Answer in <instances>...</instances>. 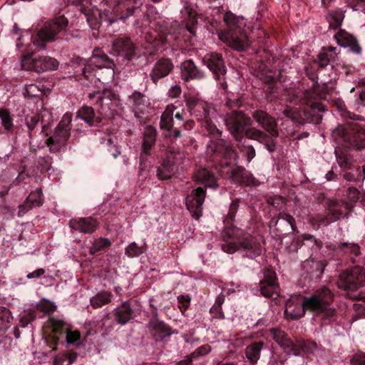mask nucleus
Returning <instances> with one entry per match:
<instances>
[{
  "instance_id": "obj_1",
  "label": "nucleus",
  "mask_w": 365,
  "mask_h": 365,
  "mask_svg": "<svg viewBox=\"0 0 365 365\" xmlns=\"http://www.w3.org/2000/svg\"><path fill=\"white\" fill-rule=\"evenodd\" d=\"M252 118L267 133L256 128H250L245 131V136L250 140L264 144L269 152H274L276 150L274 139L279 135L275 119L262 110L253 112Z\"/></svg>"
},
{
  "instance_id": "obj_2",
  "label": "nucleus",
  "mask_w": 365,
  "mask_h": 365,
  "mask_svg": "<svg viewBox=\"0 0 365 365\" xmlns=\"http://www.w3.org/2000/svg\"><path fill=\"white\" fill-rule=\"evenodd\" d=\"M185 101L190 115L200 122L209 135L216 138L221 136V131L213 123L219 115L211 104L194 96H186Z\"/></svg>"
},
{
  "instance_id": "obj_3",
  "label": "nucleus",
  "mask_w": 365,
  "mask_h": 365,
  "mask_svg": "<svg viewBox=\"0 0 365 365\" xmlns=\"http://www.w3.org/2000/svg\"><path fill=\"white\" fill-rule=\"evenodd\" d=\"M333 299L332 292L327 287H321L317 289L311 296L304 298L301 306L302 313L294 314L293 317L299 318L304 314L305 311H309L322 314L325 317L331 319L335 316V309L329 307Z\"/></svg>"
},
{
  "instance_id": "obj_4",
  "label": "nucleus",
  "mask_w": 365,
  "mask_h": 365,
  "mask_svg": "<svg viewBox=\"0 0 365 365\" xmlns=\"http://www.w3.org/2000/svg\"><path fill=\"white\" fill-rule=\"evenodd\" d=\"M331 135L338 144L345 148L358 150L365 148V125L359 122L339 125Z\"/></svg>"
},
{
  "instance_id": "obj_5",
  "label": "nucleus",
  "mask_w": 365,
  "mask_h": 365,
  "mask_svg": "<svg viewBox=\"0 0 365 365\" xmlns=\"http://www.w3.org/2000/svg\"><path fill=\"white\" fill-rule=\"evenodd\" d=\"M68 26V20L63 15L54 16L43 23L37 32L34 43L38 47L45 48L47 43L60 38V35L67 31Z\"/></svg>"
},
{
  "instance_id": "obj_6",
  "label": "nucleus",
  "mask_w": 365,
  "mask_h": 365,
  "mask_svg": "<svg viewBox=\"0 0 365 365\" xmlns=\"http://www.w3.org/2000/svg\"><path fill=\"white\" fill-rule=\"evenodd\" d=\"M222 249L227 253L243 250L250 258L257 257L262 253L259 240L248 233H242L237 239V242H229L222 245Z\"/></svg>"
},
{
  "instance_id": "obj_7",
  "label": "nucleus",
  "mask_w": 365,
  "mask_h": 365,
  "mask_svg": "<svg viewBox=\"0 0 365 365\" xmlns=\"http://www.w3.org/2000/svg\"><path fill=\"white\" fill-rule=\"evenodd\" d=\"M90 100L96 99V106L97 113L101 118H112L118 103V96L110 91L104 90L101 93L99 91L90 93Z\"/></svg>"
},
{
  "instance_id": "obj_8",
  "label": "nucleus",
  "mask_w": 365,
  "mask_h": 365,
  "mask_svg": "<svg viewBox=\"0 0 365 365\" xmlns=\"http://www.w3.org/2000/svg\"><path fill=\"white\" fill-rule=\"evenodd\" d=\"M72 116L69 113L63 115L61 120L55 128L53 134L46 140V145L51 152L57 153L63 147L69 137L71 128Z\"/></svg>"
},
{
  "instance_id": "obj_9",
  "label": "nucleus",
  "mask_w": 365,
  "mask_h": 365,
  "mask_svg": "<svg viewBox=\"0 0 365 365\" xmlns=\"http://www.w3.org/2000/svg\"><path fill=\"white\" fill-rule=\"evenodd\" d=\"M223 20L229 28L228 31H222L219 34V38L221 41L227 43L233 48L242 51L245 48V43L243 36L237 34L238 29V19L231 12H227L223 16Z\"/></svg>"
},
{
  "instance_id": "obj_10",
  "label": "nucleus",
  "mask_w": 365,
  "mask_h": 365,
  "mask_svg": "<svg viewBox=\"0 0 365 365\" xmlns=\"http://www.w3.org/2000/svg\"><path fill=\"white\" fill-rule=\"evenodd\" d=\"M365 285V269L356 266L342 272L337 281V287L346 291H355Z\"/></svg>"
},
{
  "instance_id": "obj_11",
  "label": "nucleus",
  "mask_w": 365,
  "mask_h": 365,
  "mask_svg": "<svg viewBox=\"0 0 365 365\" xmlns=\"http://www.w3.org/2000/svg\"><path fill=\"white\" fill-rule=\"evenodd\" d=\"M99 4L104 10L112 9L119 19H125L134 13L137 8V0H91Z\"/></svg>"
},
{
  "instance_id": "obj_12",
  "label": "nucleus",
  "mask_w": 365,
  "mask_h": 365,
  "mask_svg": "<svg viewBox=\"0 0 365 365\" xmlns=\"http://www.w3.org/2000/svg\"><path fill=\"white\" fill-rule=\"evenodd\" d=\"M21 65L24 70L41 73L56 70L58 67V62L56 59L49 56H39L34 58L30 55H26L22 56Z\"/></svg>"
},
{
  "instance_id": "obj_13",
  "label": "nucleus",
  "mask_w": 365,
  "mask_h": 365,
  "mask_svg": "<svg viewBox=\"0 0 365 365\" xmlns=\"http://www.w3.org/2000/svg\"><path fill=\"white\" fill-rule=\"evenodd\" d=\"M184 158V153L179 150L168 152L161 166L157 170L158 178L163 180L171 178L182 164Z\"/></svg>"
},
{
  "instance_id": "obj_14",
  "label": "nucleus",
  "mask_w": 365,
  "mask_h": 365,
  "mask_svg": "<svg viewBox=\"0 0 365 365\" xmlns=\"http://www.w3.org/2000/svg\"><path fill=\"white\" fill-rule=\"evenodd\" d=\"M250 119L241 112H232L226 115L224 122L232 135L237 141H242L245 135V127Z\"/></svg>"
},
{
  "instance_id": "obj_15",
  "label": "nucleus",
  "mask_w": 365,
  "mask_h": 365,
  "mask_svg": "<svg viewBox=\"0 0 365 365\" xmlns=\"http://www.w3.org/2000/svg\"><path fill=\"white\" fill-rule=\"evenodd\" d=\"M203 63L212 72L222 88L226 90L227 87L225 77L226 69L222 56L216 53H207L203 58Z\"/></svg>"
},
{
  "instance_id": "obj_16",
  "label": "nucleus",
  "mask_w": 365,
  "mask_h": 365,
  "mask_svg": "<svg viewBox=\"0 0 365 365\" xmlns=\"http://www.w3.org/2000/svg\"><path fill=\"white\" fill-rule=\"evenodd\" d=\"M263 275L260 281L261 294L265 297L276 298L279 295V288L275 272L270 269H264Z\"/></svg>"
},
{
  "instance_id": "obj_17",
  "label": "nucleus",
  "mask_w": 365,
  "mask_h": 365,
  "mask_svg": "<svg viewBox=\"0 0 365 365\" xmlns=\"http://www.w3.org/2000/svg\"><path fill=\"white\" fill-rule=\"evenodd\" d=\"M113 66L114 63L106 54L102 53L99 49H96L88 63L85 66L83 73L86 78H89L94 68H113Z\"/></svg>"
},
{
  "instance_id": "obj_18",
  "label": "nucleus",
  "mask_w": 365,
  "mask_h": 365,
  "mask_svg": "<svg viewBox=\"0 0 365 365\" xmlns=\"http://www.w3.org/2000/svg\"><path fill=\"white\" fill-rule=\"evenodd\" d=\"M205 198V190L201 187L194 190L192 194L186 198L187 208L196 220H199L202 215Z\"/></svg>"
},
{
  "instance_id": "obj_19",
  "label": "nucleus",
  "mask_w": 365,
  "mask_h": 365,
  "mask_svg": "<svg viewBox=\"0 0 365 365\" xmlns=\"http://www.w3.org/2000/svg\"><path fill=\"white\" fill-rule=\"evenodd\" d=\"M135 51V46L129 38L120 37L113 41L110 53L129 61L134 56Z\"/></svg>"
},
{
  "instance_id": "obj_20",
  "label": "nucleus",
  "mask_w": 365,
  "mask_h": 365,
  "mask_svg": "<svg viewBox=\"0 0 365 365\" xmlns=\"http://www.w3.org/2000/svg\"><path fill=\"white\" fill-rule=\"evenodd\" d=\"M313 111L314 113L316 110L323 112L324 110V106L319 102H313L311 103L310 107L308 109H304L303 110H298L297 108H286L283 110V114L288 118H290L293 120L298 122H304V121H310L314 120L311 119L310 111Z\"/></svg>"
},
{
  "instance_id": "obj_21",
  "label": "nucleus",
  "mask_w": 365,
  "mask_h": 365,
  "mask_svg": "<svg viewBox=\"0 0 365 365\" xmlns=\"http://www.w3.org/2000/svg\"><path fill=\"white\" fill-rule=\"evenodd\" d=\"M270 331L274 340L285 350L287 354L294 356L300 354L301 344H294L287 334L281 330L272 329Z\"/></svg>"
},
{
  "instance_id": "obj_22",
  "label": "nucleus",
  "mask_w": 365,
  "mask_h": 365,
  "mask_svg": "<svg viewBox=\"0 0 365 365\" xmlns=\"http://www.w3.org/2000/svg\"><path fill=\"white\" fill-rule=\"evenodd\" d=\"M69 227L84 234H91L98 228V224L93 217H81L71 220Z\"/></svg>"
},
{
  "instance_id": "obj_23",
  "label": "nucleus",
  "mask_w": 365,
  "mask_h": 365,
  "mask_svg": "<svg viewBox=\"0 0 365 365\" xmlns=\"http://www.w3.org/2000/svg\"><path fill=\"white\" fill-rule=\"evenodd\" d=\"M337 43L342 47H349L350 51L354 53H360L361 48L360 47L356 38L345 30L340 29L334 36Z\"/></svg>"
},
{
  "instance_id": "obj_24",
  "label": "nucleus",
  "mask_w": 365,
  "mask_h": 365,
  "mask_svg": "<svg viewBox=\"0 0 365 365\" xmlns=\"http://www.w3.org/2000/svg\"><path fill=\"white\" fill-rule=\"evenodd\" d=\"M173 69V64L168 58H161L154 65L150 76L152 81L156 83L158 81L167 76Z\"/></svg>"
},
{
  "instance_id": "obj_25",
  "label": "nucleus",
  "mask_w": 365,
  "mask_h": 365,
  "mask_svg": "<svg viewBox=\"0 0 365 365\" xmlns=\"http://www.w3.org/2000/svg\"><path fill=\"white\" fill-rule=\"evenodd\" d=\"M181 77L185 81L192 79H200L204 77V74L195 65L192 60H187L181 63L180 66Z\"/></svg>"
},
{
  "instance_id": "obj_26",
  "label": "nucleus",
  "mask_w": 365,
  "mask_h": 365,
  "mask_svg": "<svg viewBox=\"0 0 365 365\" xmlns=\"http://www.w3.org/2000/svg\"><path fill=\"white\" fill-rule=\"evenodd\" d=\"M148 329L156 341H161L171 335L170 328L158 319L151 320L148 324Z\"/></svg>"
},
{
  "instance_id": "obj_27",
  "label": "nucleus",
  "mask_w": 365,
  "mask_h": 365,
  "mask_svg": "<svg viewBox=\"0 0 365 365\" xmlns=\"http://www.w3.org/2000/svg\"><path fill=\"white\" fill-rule=\"evenodd\" d=\"M193 178L197 182L203 184L205 187L215 189L218 186L215 175L207 168H197Z\"/></svg>"
},
{
  "instance_id": "obj_28",
  "label": "nucleus",
  "mask_w": 365,
  "mask_h": 365,
  "mask_svg": "<svg viewBox=\"0 0 365 365\" xmlns=\"http://www.w3.org/2000/svg\"><path fill=\"white\" fill-rule=\"evenodd\" d=\"M133 309L128 301L123 302L114 309V316L118 324L125 325L131 319Z\"/></svg>"
},
{
  "instance_id": "obj_29",
  "label": "nucleus",
  "mask_w": 365,
  "mask_h": 365,
  "mask_svg": "<svg viewBox=\"0 0 365 365\" xmlns=\"http://www.w3.org/2000/svg\"><path fill=\"white\" fill-rule=\"evenodd\" d=\"M77 117L85 121L89 126L94 125L101 121V117L96 115L94 109L91 106H83L77 112Z\"/></svg>"
},
{
  "instance_id": "obj_30",
  "label": "nucleus",
  "mask_w": 365,
  "mask_h": 365,
  "mask_svg": "<svg viewBox=\"0 0 365 365\" xmlns=\"http://www.w3.org/2000/svg\"><path fill=\"white\" fill-rule=\"evenodd\" d=\"M155 135L156 131L153 128L150 126L146 128L142 143L141 155H148L150 154V150L155 142Z\"/></svg>"
},
{
  "instance_id": "obj_31",
  "label": "nucleus",
  "mask_w": 365,
  "mask_h": 365,
  "mask_svg": "<svg viewBox=\"0 0 365 365\" xmlns=\"http://www.w3.org/2000/svg\"><path fill=\"white\" fill-rule=\"evenodd\" d=\"M263 346L264 342L256 341L246 347L245 355L250 362L254 364L259 359Z\"/></svg>"
},
{
  "instance_id": "obj_32",
  "label": "nucleus",
  "mask_w": 365,
  "mask_h": 365,
  "mask_svg": "<svg viewBox=\"0 0 365 365\" xmlns=\"http://www.w3.org/2000/svg\"><path fill=\"white\" fill-rule=\"evenodd\" d=\"M114 73L113 68H94L88 79H92L93 77H95L102 83H106L108 81L113 78Z\"/></svg>"
},
{
  "instance_id": "obj_33",
  "label": "nucleus",
  "mask_w": 365,
  "mask_h": 365,
  "mask_svg": "<svg viewBox=\"0 0 365 365\" xmlns=\"http://www.w3.org/2000/svg\"><path fill=\"white\" fill-rule=\"evenodd\" d=\"M129 100L133 106L141 112L148 108L150 105L148 98L143 93L138 91L133 92L129 96Z\"/></svg>"
},
{
  "instance_id": "obj_34",
  "label": "nucleus",
  "mask_w": 365,
  "mask_h": 365,
  "mask_svg": "<svg viewBox=\"0 0 365 365\" xmlns=\"http://www.w3.org/2000/svg\"><path fill=\"white\" fill-rule=\"evenodd\" d=\"M176 106L173 104L168 105L160 118V128L166 130H170L173 127V116Z\"/></svg>"
},
{
  "instance_id": "obj_35",
  "label": "nucleus",
  "mask_w": 365,
  "mask_h": 365,
  "mask_svg": "<svg viewBox=\"0 0 365 365\" xmlns=\"http://www.w3.org/2000/svg\"><path fill=\"white\" fill-rule=\"evenodd\" d=\"M327 19L329 26L333 29H336L341 26L344 19V14L340 9L331 11L329 12Z\"/></svg>"
},
{
  "instance_id": "obj_36",
  "label": "nucleus",
  "mask_w": 365,
  "mask_h": 365,
  "mask_svg": "<svg viewBox=\"0 0 365 365\" xmlns=\"http://www.w3.org/2000/svg\"><path fill=\"white\" fill-rule=\"evenodd\" d=\"M110 245L111 242L108 238L100 237L94 240L89 249V252L91 255H96L97 252L110 247Z\"/></svg>"
},
{
  "instance_id": "obj_37",
  "label": "nucleus",
  "mask_w": 365,
  "mask_h": 365,
  "mask_svg": "<svg viewBox=\"0 0 365 365\" xmlns=\"http://www.w3.org/2000/svg\"><path fill=\"white\" fill-rule=\"evenodd\" d=\"M112 294L108 292H101L93 297L91 299V304L93 308H99L109 303Z\"/></svg>"
},
{
  "instance_id": "obj_38",
  "label": "nucleus",
  "mask_w": 365,
  "mask_h": 365,
  "mask_svg": "<svg viewBox=\"0 0 365 365\" xmlns=\"http://www.w3.org/2000/svg\"><path fill=\"white\" fill-rule=\"evenodd\" d=\"M43 202L42 190L40 188L31 192L26 197V203H29V207H38Z\"/></svg>"
},
{
  "instance_id": "obj_39",
  "label": "nucleus",
  "mask_w": 365,
  "mask_h": 365,
  "mask_svg": "<svg viewBox=\"0 0 365 365\" xmlns=\"http://www.w3.org/2000/svg\"><path fill=\"white\" fill-rule=\"evenodd\" d=\"M77 358L75 352L68 354H60L57 355L53 361V365H71Z\"/></svg>"
},
{
  "instance_id": "obj_40",
  "label": "nucleus",
  "mask_w": 365,
  "mask_h": 365,
  "mask_svg": "<svg viewBox=\"0 0 365 365\" xmlns=\"http://www.w3.org/2000/svg\"><path fill=\"white\" fill-rule=\"evenodd\" d=\"M334 250H341L345 253H352L355 256L360 254V247L358 245L354 243L342 242L337 245H334L332 248Z\"/></svg>"
},
{
  "instance_id": "obj_41",
  "label": "nucleus",
  "mask_w": 365,
  "mask_h": 365,
  "mask_svg": "<svg viewBox=\"0 0 365 365\" xmlns=\"http://www.w3.org/2000/svg\"><path fill=\"white\" fill-rule=\"evenodd\" d=\"M11 319L10 311L5 307H0V331H5L9 327Z\"/></svg>"
},
{
  "instance_id": "obj_42",
  "label": "nucleus",
  "mask_w": 365,
  "mask_h": 365,
  "mask_svg": "<svg viewBox=\"0 0 365 365\" xmlns=\"http://www.w3.org/2000/svg\"><path fill=\"white\" fill-rule=\"evenodd\" d=\"M145 252L143 247L138 246L135 242L130 243L125 249V254L131 258L138 257Z\"/></svg>"
},
{
  "instance_id": "obj_43",
  "label": "nucleus",
  "mask_w": 365,
  "mask_h": 365,
  "mask_svg": "<svg viewBox=\"0 0 365 365\" xmlns=\"http://www.w3.org/2000/svg\"><path fill=\"white\" fill-rule=\"evenodd\" d=\"M232 178L237 180H239L240 178L241 182L247 185H250L254 182V180L251 176H250V173L240 168H238L233 172Z\"/></svg>"
},
{
  "instance_id": "obj_44",
  "label": "nucleus",
  "mask_w": 365,
  "mask_h": 365,
  "mask_svg": "<svg viewBox=\"0 0 365 365\" xmlns=\"http://www.w3.org/2000/svg\"><path fill=\"white\" fill-rule=\"evenodd\" d=\"M50 324L52 329V331L55 334H63L66 333L68 330L66 323L61 319L51 318Z\"/></svg>"
},
{
  "instance_id": "obj_45",
  "label": "nucleus",
  "mask_w": 365,
  "mask_h": 365,
  "mask_svg": "<svg viewBox=\"0 0 365 365\" xmlns=\"http://www.w3.org/2000/svg\"><path fill=\"white\" fill-rule=\"evenodd\" d=\"M43 91L41 88L40 86L36 84V83H31L26 86L25 88V96L26 97H39Z\"/></svg>"
},
{
  "instance_id": "obj_46",
  "label": "nucleus",
  "mask_w": 365,
  "mask_h": 365,
  "mask_svg": "<svg viewBox=\"0 0 365 365\" xmlns=\"http://www.w3.org/2000/svg\"><path fill=\"white\" fill-rule=\"evenodd\" d=\"M211 351V346L209 344H204L197 349H196L189 356L190 360L196 359L199 357L207 355Z\"/></svg>"
},
{
  "instance_id": "obj_47",
  "label": "nucleus",
  "mask_w": 365,
  "mask_h": 365,
  "mask_svg": "<svg viewBox=\"0 0 365 365\" xmlns=\"http://www.w3.org/2000/svg\"><path fill=\"white\" fill-rule=\"evenodd\" d=\"M0 118L1 123L6 130H9L13 126L12 118L8 110L5 109L0 110Z\"/></svg>"
},
{
  "instance_id": "obj_48",
  "label": "nucleus",
  "mask_w": 365,
  "mask_h": 365,
  "mask_svg": "<svg viewBox=\"0 0 365 365\" xmlns=\"http://www.w3.org/2000/svg\"><path fill=\"white\" fill-rule=\"evenodd\" d=\"M25 120L29 133L31 135V132L39 122V116L38 114L27 115Z\"/></svg>"
},
{
  "instance_id": "obj_49",
  "label": "nucleus",
  "mask_w": 365,
  "mask_h": 365,
  "mask_svg": "<svg viewBox=\"0 0 365 365\" xmlns=\"http://www.w3.org/2000/svg\"><path fill=\"white\" fill-rule=\"evenodd\" d=\"M240 149L248 162H250L255 157V150L252 145H242Z\"/></svg>"
},
{
  "instance_id": "obj_50",
  "label": "nucleus",
  "mask_w": 365,
  "mask_h": 365,
  "mask_svg": "<svg viewBox=\"0 0 365 365\" xmlns=\"http://www.w3.org/2000/svg\"><path fill=\"white\" fill-rule=\"evenodd\" d=\"M280 220H286L290 225L292 230H295V220L292 215L285 213L280 214V216L278 218L275 219L274 217H273L271 220V222L274 223V225H277Z\"/></svg>"
},
{
  "instance_id": "obj_51",
  "label": "nucleus",
  "mask_w": 365,
  "mask_h": 365,
  "mask_svg": "<svg viewBox=\"0 0 365 365\" xmlns=\"http://www.w3.org/2000/svg\"><path fill=\"white\" fill-rule=\"evenodd\" d=\"M344 178L348 181H362L361 173L359 168L353 173H346Z\"/></svg>"
},
{
  "instance_id": "obj_52",
  "label": "nucleus",
  "mask_w": 365,
  "mask_h": 365,
  "mask_svg": "<svg viewBox=\"0 0 365 365\" xmlns=\"http://www.w3.org/2000/svg\"><path fill=\"white\" fill-rule=\"evenodd\" d=\"M66 341L68 344H73L80 339L81 334L78 331H71L68 329L66 332Z\"/></svg>"
},
{
  "instance_id": "obj_53",
  "label": "nucleus",
  "mask_w": 365,
  "mask_h": 365,
  "mask_svg": "<svg viewBox=\"0 0 365 365\" xmlns=\"http://www.w3.org/2000/svg\"><path fill=\"white\" fill-rule=\"evenodd\" d=\"M52 158L48 156L40 158L38 164L41 167V170H48L51 168Z\"/></svg>"
},
{
  "instance_id": "obj_54",
  "label": "nucleus",
  "mask_w": 365,
  "mask_h": 365,
  "mask_svg": "<svg viewBox=\"0 0 365 365\" xmlns=\"http://www.w3.org/2000/svg\"><path fill=\"white\" fill-rule=\"evenodd\" d=\"M181 93V87L177 84L172 86L168 91V96L172 98H177L180 97Z\"/></svg>"
},
{
  "instance_id": "obj_55",
  "label": "nucleus",
  "mask_w": 365,
  "mask_h": 365,
  "mask_svg": "<svg viewBox=\"0 0 365 365\" xmlns=\"http://www.w3.org/2000/svg\"><path fill=\"white\" fill-rule=\"evenodd\" d=\"M335 153L336 155L338 163L340 165V167L344 168H348L349 167L348 158L343 154H339L338 151H336V150L335 151Z\"/></svg>"
},
{
  "instance_id": "obj_56",
  "label": "nucleus",
  "mask_w": 365,
  "mask_h": 365,
  "mask_svg": "<svg viewBox=\"0 0 365 365\" xmlns=\"http://www.w3.org/2000/svg\"><path fill=\"white\" fill-rule=\"evenodd\" d=\"M314 93L312 91H305L301 94V100L303 101L304 103H311V100L314 98Z\"/></svg>"
},
{
  "instance_id": "obj_57",
  "label": "nucleus",
  "mask_w": 365,
  "mask_h": 365,
  "mask_svg": "<svg viewBox=\"0 0 365 365\" xmlns=\"http://www.w3.org/2000/svg\"><path fill=\"white\" fill-rule=\"evenodd\" d=\"M238 206H239V201L237 200H233L232 202L230 207V210L227 213V217L230 219L232 220L235 217V213L237 212Z\"/></svg>"
},
{
  "instance_id": "obj_58",
  "label": "nucleus",
  "mask_w": 365,
  "mask_h": 365,
  "mask_svg": "<svg viewBox=\"0 0 365 365\" xmlns=\"http://www.w3.org/2000/svg\"><path fill=\"white\" fill-rule=\"evenodd\" d=\"M319 64L320 66H326L329 62L331 58L329 53H322L318 56Z\"/></svg>"
},
{
  "instance_id": "obj_59",
  "label": "nucleus",
  "mask_w": 365,
  "mask_h": 365,
  "mask_svg": "<svg viewBox=\"0 0 365 365\" xmlns=\"http://www.w3.org/2000/svg\"><path fill=\"white\" fill-rule=\"evenodd\" d=\"M359 191L356 187H349L348 190V197L351 201H356L359 198Z\"/></svg>"
},
{
  "instance_id": "obj_60",
  "label": "nucleus",
  "mask_w": 365,
  "mask_h": 365,
  "mask_svg": "<svg viewBox=\"0 0 365 365\" xmlns=\"http://www.w3.org/2000/svg\"><path fill=\"white\" fill-rule=\"evenodd\" d=\"M178 299L182 304V307H183V310H182V312L185 311L189 307L190 302V297L187 295H180L178 297Z\"/></svg>"
},
{
  "instance_id": "obj_61",
  "label": "nucleus",
  "mask_w": 365,
  "mask_h": 365,
  "mask_svg": "<svg viewBox=\"0 0 365 365\" xmlns=\"http://www.w3.org/2000/svg\"><path fill=\"white\" fill-rule=\"evenodd\" d=\"M168 133L167 136L170 138L171 139H177L182 136L181 131L178 128H170V130H167Z\"/></svg>"
},
{
  "instance_id": "obj_62",
  "label": "nucleus",
  "mask_w": 365,
  "mask_h": 365,
  "mask_svg": "<svg viewBox=\"0 0 365 365\" xmlns=\"http://www.w3.org/2000/svg\"><path fill=\"white\" fill-rule=\"evenodd\" d=\"M29 203H26V200L24 201V204L19 206V212L18 216H23L26 212H28L32 207H29Z\"/></svg>"
},
{
  "instance_id": "obj_63",
  "label": "nucleus",
  "mask_w": 365,
  "mask_h": 365,
  "mask_svg": "<svg viewBox=\"0 0 365 365\" xmlns=\"http://www.w3.org/2000/svg\"><path fill=\"white\" fill-rule=\"evenodd\" d=\"M45 270L42 268L38 269L26 275L27 279L39 278L44 274Z\"/></svg>"
},
{
  "instance_id": "obj_64",
  "label": "nucleus",
  "mask_w": 365,
  "mask_h": 365,
  "mask_svg": "<svg viewBox=\"0 0 365 365\" xmlns=\"http://www.w3.org/2000/svg\"><path fill=\"white\" fill-rule=\"evenodd\" d=\"M352 365H365V354H358L352 360Z\"/></svg>"
}]
</instances>
